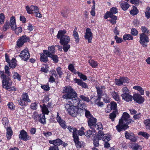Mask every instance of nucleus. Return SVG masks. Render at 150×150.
<instances>
[{
	"label": "nucleus",
	"mask_w": 150,
	"mask_h": 150,
	"mask_svg": "<svg viewBox=\"0 0 150 150\" xmlns=\"http://www.w3.org/2000/svg\"><path fill=\"white\" fill-rule=\"evenodd\" d=\"M105 135V134H104L103 132L101 131H99L98 134V139L100 140L102 139Z\"/></svg>",
	"instance_id": "obj_54"
},
{
	"label": "nucleus",
	"mask_w": 150,
	"mask_h": 150,
	"mask_svg": "<svg viewBox=\"0 0 150 150\" xmlns=\"http://www.w3.org/2000/svg\"><path fill=\"white\" fill-rule=\"evenodd\" d=\"M69 69L72 72L75 74H76L77 72L76 69H74V66L72 64H70L69 66Z\"/></svg>",
	"instance_id": "obj_45"
},
{
	"label": "nucleus",
	"mask_w": 150,
	"mask_h": 150,
	"mask_svg": "<svg viewBox=\"0 0 150 150\" xmlns=\"http://www.w3.org/2000/svg\"><path fill=\"white\" fill-rule=\"evenodd\" d=\"M0 78L2 80L3 87L10 91H15L16 89L13 86L10 87L12 82L8 76H6L4 71H0Z\"/></svg>",
	"instance_id": "obj_1"
},
{
	"label": "nucleus",
	"mask_w": 150,
	"mask_h": 150,
	"mask_svg": "<svg viewBox=\"0 0 150 150\" xmlns=\"http://www.w3.org/2000/svg\"><path fill=\"white\" fill-rule=\"evenodd\" d=\"M10 22V25L11 29L12 30L15 29L16 25V23L15 19L14 16H12L11 18Z\"/></svg>",
	"instance_id": "obj_21"
},
{
	"label": "nucleus",
	"mask_w": 150,
	"mask_h": 150,
	"mask_svg": "<svg viewBox=\"0 0 150 150\" xmlns=\"http://www.w3.org/2000/svg\"><path fill=\"white\" fill-rule=\"evenodd\" d=\"M145 16L147 19L150 18V8L147 7L146 9Z\"/></svg>",
	"instance_id": "obj_42"
},
{
	"label": "nucleus",
	"mask_w": 150,
	"mask_h": 150,
	"mask_svg": "<svg viewBox=\"0 0 150 150\" xmlns=\"http://www.w3.org/2000/svg\"><path fill=\"white\" fill-rule=\"evenodd\" d=\"M149 42V38L147 35L144 33L140 34V43L144 47H146L147 45V42Z\"/></svg>",
	"instance_id": "obj_8"
},
{
	"label": "nucleus",
	"mask_w": 150,
	"mask_h": 150,
	"mask_svg": "<svg viewBox=\"0 0 150 150\" xmlns=\"http://www.w3.org/2000/svg\"><path fill=\"white\" fill-rule=\"evenodd\" d=\"M144 123L146 129L148 130H150V119H148L144 120Z\"/></svg>",
	"instance_id": "obj_30"
},
{
	"label": "nucleus",
	"mask_w": 150,
	"mask_h": 150,
	"mask_svg": "<svg viewBox=\"0 0 150 150\" xmlns=\"http://www.w3.org/2000/svg\"><path fill=\"white\" fill-rule=\"evenodd\" d=\"M21 98L27 103L31 102V100L29 98L28 94L27 93H23L21 96Z\"/></svg>",
	"instance_id": "obj_23"
},
{
	"label": "nucleus",
	"mask_w": 150,
	"mask_h": 150,
	"mask_svg": "<svg viewBox=\"0 0 150 150\" xmlns=\"http://www.w3.org/2000/svg\"><path fill=\"white\" fill-rule=\"evenodd\" d=\"M118 12L117 9L116 7H113L111 8L110 11H107V12H109L111 14H115Z\"/></svg>",
	"instance_id": "obj_50"
},
{
	"label": "nucleus",
	"mask_w": 150,
	"mask_h": 150,
	"mask_svg": "<svg viewBox=\"0 0 150 150\" xmlns=\"http://www.w3.org/2000/svg\"><path fill=\"white\" fill-rule=\"evenodd\" d=\"M130 14L132 15H137L138 13V10L136 7L133 8V9L130 11Z\"/></svg>",
	"instance_id": "obj_46"
},
{
	"label": "nucleus",
	"mask_w": 150,
	"mask_h": 150,
	"mask_svg": "<svg viewBox=\"0 0 150 150\" xmlns=\"http://www.w3.org/2000/svg\"><path fill=\"white\" fill-rule=\"evenodd\" d=\"M12 74H13V78L14 79H17L19 81L21 80V76L17 73L15 72H13Z\"/></svg>",
	"instance_id": "obj_38"
},
{
	"label": "nucleus",
	"mask_w": 150,
	"mask_h": 150,
	"mask_svg": "<svg viewBox=\"0 0 150 150\" xmlns=\"http://www.w3.org/2000/svg\"><path fill=\"white\" fill-rule=\"evenodd\" d=\"M56 46L53 45L49 47L48 50H45L43 51L44 53L47 57L51 56L55 52V47Z\"/></svg>",
	"instance_id": "obj_10"
},
{
	"label": "nucleus",
	"mask_w": 150,
	"mask_h": 150,
	"mask_svg": "<svg viewBox=\"0 0 150 150\" xmlns=\"http://www.w3.org/2000/svg\"><path fill=\"white\" fill-rule=\"evenodd\" d=\"M49 150H59L57 146L55 145L51 146L49 149Z\"/></svg>",
	"instance_id": "obj_64"
},
{
	"label": "nucleus",
	"mask_w": 150,
	"mask_h": 150,
	"mask_svg": "<svg viewBox=\"0 0 150 150\" xmlns=\"http://www.w3.org/2000/svg\"><path fill=\"white\" fill-rule=\"evenodd\" d=\"M129 147L133 150H139L142 149V147L136 143L129 144Z\"/></svg>",
	"instance_id": "obj_16"
},
{
	"label": "nucleus",
	"mask_w": 150,
	"mask_h": 150,
	"mask_svg": "<svg viewBox=\"0 0 150 150\" xmlns=\"http://www.w3.org/2000/svg\"><path fill=\"white\" fill-rule=\"evenodd\" d=\"M133 98L135 101L139 103H142L144 100V98L138 94L134 95Z\"/></svg>",
	"instance_id": "obj_14"
},
{
	"label": "nucleus",
	"mask_w": 150,
	"mask_h": 150,
	"mask_svg": "<svg viewBox=\"0 0 150 150\" xmlns=\"http://www.w3.org/2000/svg\"><path fill=\"white\" fill-rule=\"evenodd\" d=\"M121 96L122 99L126 101L129 102L132 100V96L128 93L122 94L121 95Z\"/></svg>",
	"instance_id": "obj_17"
},
{
	"label": "nucleus",
	"mask_w": 150,
	"mask_h": 150,
	"mask_svg": "<svg viewBox=\"0 0 150 150\" xmlns=\"http://www.w3.org/2000/svg\"><path fill=\"white\" fill-rule=\"evenodd\" d=\"M117 112L115 111H113L110 114L109 118L112 121H114L115 119L116 116Z\"/></svg>",
	"instance_id": "obj_39"
},
{
	"label": "nucleus",
	"mask_w": 150,
	"mask_h": 150,
	"mask_svg": "<svg viewBox=\"0 0 150 150\" xmlns=\"http://www.w3.org/2000/svg\"><path fill=\"white\" fill-rule=\"evenodd\" d=\"M96 129L99 131H101L103 129L102 125L100 122H98L94 126Z\"/></svg>",
	"instance_id": "obj_37"
},
{
	"label": "nucleus",
	"mask_w": 150,
	"mask_h": 150,
	"mask_svg": "<svg viewBox=\"0 0 150 150\" xmlns=\"http://www.w3.org/2000/svg\"><path fill=\"white\" fill-rule=\"evenodd\" d=\"M37 105L38 103H32L30 105V108L33 110H35L37 109Z\"/></svg>",
	"instance_id": "obj_62"
},
{
	"label": "nucleus",
	"mask_w": 150,
	"mask_h": 150,
	"mask_svg": "<svg viewBox=\"0 0 150 150\" xmlns=\"http://www.w3.org/2000/svg\"><path fill=\"white\" fill-rule=\"evenodd\" d=\"M110 92L112 97L115 100L117 101H120V96L115 91H113L112 92L110 91Z\"/></svg>",
	"instance_id": "obj_28"
},
{
	"label": "nucleus",
	"mask_w": 150,
	"mask_h": 150,
	"mask_svg": "<svg viewBox=\"0 0 150 150\" xmlns=\"http://www.w3.org/2000/svg\"><path fill=\"white\" fill-rule=\"evenodd\" d=\"M96 88L98 94V98L95 100V103L98 106H101L103 105V103L102 102H100V100L102 96L103 95V93L105 92V87L104 86H103L101 88L97 86Z\"/></svg>",
	"instance_id": "obj_5"
},
{
	"label": "nucleus",
	"mask_w": 150,
	"mask_h": 150,
	"mask_svg": "<svg viewBox=\"0 0 150 150\" xmlns=\"http://www.w3.org/2000/svg\"><path fill=\"white\" fill-rule=\"evenodd\" d=\"M6 128L7 138L8 139H9L13 134V132L11 127H6Z\"/></svg>",
	"instance_id": "obj_25"
},
{
	"label": "nucleus",
	"mask_w": 150,
	"mask_h": 150,
	"mask_svg": "<svg viewBox=\"0 0 150 150\" xmlns=\"http://www.w3.org/2000/svg\"><path fill=\"white\" fill-rule=\"evenodd\" d=\"M67 32L65 30H60L57 35L58 39H60V43L61 45L68 43L70 41V38L68 36L65 35Z\"/></svg>",
	"instance_id": "obj_4"
},
{
	"label": "nucleus",
	"mask_w": 150,
	"mask_h": 150,
	"mask_svg": "<svg viewBox=\"0 0 150 150\" xmlns=\"http://www.w3.org/2000/svg\"><path fill=\"white\" fill-rule=\"evenodd\" d=\"M115 80L116 84L118 86H120L124 83H128L129 82L128 79L125 77H121L119 79H116Z\"/></svg>",
	"instance_id": "obj_13"
},
{
	"label": "nucleus",
	"mask_w": 150,
	"mask_h": 150,
	"mask_svg": "<svg viewBox=\"0 0 150 150\" xmlns=\"http://www.w3.org/2000/svg\"><path fill=\"white\" fill-rule=\"evenodd\" d=\"M88 62L90 65L93 68L96 67L98 65L97 62L92 59L89 60Z\"/></svg>",
	"instance_id": "obj_33"
},
{
	"label": "nucleus",
	"mask_w": 150,
	"mask_h": 150,
	"mask_svg": "<svg viewBox=\"0 0 150 150\" xmlns=\"http://www.w3.org/2000/svg\"><path fill=\"white\" fill-rule=\"evenodd\" d=\"M14 30L15 31V33L16 34L18 35L20 33H21L22 32V28L21 27H19L16 28H16L14 30Z\"/></svg>",
	"instance_id": "obj_60"
},
{
	"label": "nucleus",
	"mask_w": 150,
	"mask_h": 150,
	"mask_svg": "<svg viewBox=\"0 0 150 150\" xmlns=\"http://www.w3.org/2000/svg\"><path fill=\"white\" fill-rule=\"evenodd\" d=\"M45 54L44 53H40V61L42 62H46L48 61V58L47 56H46Z\"/></svg>",
	"instance_id": "obj_31"
},
{
	"label": "nucleus",
	"mask_w": 150,
	"mask_h": 150,
	"mask_svg": "<svg viewBox=\"0 0 150 150\" xmlns=\"http://www.w3.org/2000/svg\"><path fill=\"white\" fill-rule=\"evenodd\" d=\"M74 80L75 83H77L78 85L82 86L83 88H86L88 86L87 84L83 82L81 79L75 78L74 79Z\"/></svg>",
	"instance_id": "obj_18"
},
{
	"label": "nucleus",
	"mask_w": 150,
	"mask_h": 150,
	"mask_svg": "<svg viewBox=\"0 0 150 150\" xmlns=\"http://www.w3.org/2000/svg\"><path fill=\"white\" fill-rule=\"evenodd\" d=\"M65 109L69 115L73 117L76 116L81 110V108L74 105L70 102H68L65 104Z\"/></svg>",
	"instance_id": "obj_3"
},
{
	"label": "nucleus",
	"mask_w": 150,
	"mask_h": 150,
	"mask_svg": "<svg viewBox=\"0 0 150 150\" xmlns=\"http://www.w3.org/2000/svg\"><path fill=\"white\" fill-rule=\"evenodd\" d=\"M133 38L132 36L129 34H125L124 35L123 37V39L125 40H132Z\"/></svg>",
	"instance_id": "obj_35"
},
{
	"label": "nucleus",
	"mask_w": 150,
	"mask_h": 150,
	"mask_svg": "<svg viewBox=\"0 0 150 150\" xmlns=\"http://www.w3.org/2000/svg\"><path fill=\"white\" fill-rule=\"evenodd\" d=\"M121 8L124 11L127 10L129 7V5L128 3L124 1H122L119 3Z\"/></svg>",
	"instance_id": "obj_22"
},
{
	"label": "nucleus",
	"mask_w": 150,
	"mask_h": 150,
	"mask_svg": "<svg viewBox=\"0 0 150 150\" xmlns=\"http://www.w3.org/2000/svg\"><path fill=\"white\" fill-rule=\"evenodd\" d=\"M40 107L41 108L42 111L43 113L48 115L50 111L48 110V108L45 104H43L42 105H40Z\"/></svg>",
	"instance_id": "obj_26"
},
{
	"label": "nucleus",
	"mask_w": 150,
	"mask_h": 150,
	"mask_svg": "<svg viewBox=\"0 0 150 150\" xmlns=\"http://www.w3.org/2000/svg\"><path fill=\"white\" fill-rule=\"evenodd\" d=\"M38 121L43 124H45L46 122L45 117L44 114H42L40 115V117Z\"/></svg>",
	"instance_id": "obj_29"
},
{
	"label": "nucleus",
	"mask_w": 150,
	"mask_h": 150,
	"mask_svg": "<svg viewBox=\"0 0 150 150\" xmlns=\"http://www.w3.org/2000/svg\"><path fill=\"white\" fill-rule=\"evenodd\" d=\"M56 71L57 73L60 77L63 74V73L62 72V68L60 67H58L56 69Z\"/></svg>",
	"instance_id": "obj_53"
},
{
	"label": "nucleus",
	"mask_w": 150,
	"mask_h": 150,
	"mask_svg": "<svg viewBox=\"0 0 150 150\" xmlns=\"http://www.w3.org/2000/svg\"><path fill=\"white\" fill-rule=\"evenodd\" d=\"M9 28V26L8 21H6L5 24L3 27V31H6Z\"/></svg>",
	"instance_id": "obj_49"
},
{
	"label": "nucleus",
	"mask_w": 150,
	"mask_h": 150,
	"mask_svg": "<svg viewBox=\"0 0 150 150\" xmlns=\"http://www.w3.org/2000/svg\"><path fill=\"white\" fill-rule=\"evenodd\" d=\"M110 106L111 110H115L117 108V104L115 102H112Z\"/></svg>",
	"instance_id": "obj_63"
},
{
	"label": "nucleus",
	"mask_w": 150,
	"mask_h": 150,
	"mask_svg": "<svg viewBox=\"0 0 150 150\" xmlns=\"http://www.w3.org/2000/svg\"><path fill=\"white\" fill-rule=\"evenodd\" d=\"M5 17L3 13L0 14V23L1 24H3L4 22Z\"/></svg>",
	"instance_id": "obj_57"
},
{
	"label": "nucleus",
	"mask_w": 150,
	"mask_h": 150,
	"mask_svg": "<svg viewBox=\"0 0 150 150\" xmlns=\"http://www.w3.org/2000/svg\"><path fill=\"white\" fill-rule=\"evenodd\" d=\"M130 115L126 112L123 113L122 117L119 120V125L116 126L118 132L122 130H125L128 127L127 125L129 123L128 119L129 118Z\"/></svg>",
	"instance_id": "obj_2"
},
{
	"label": "nucleus",
	"mask_w": 150,
	"mask_h": 150,
	"mask_svg": "<svg viewBox=\"0 0 150 150\" xmlns=\"http://www.w3.org/2000/svg\"><path fill=\"white\" fill-rule=\"evenodd\" d=\"M96 122V119L93 117L88 119V124L90 128H91V127L92 126H94Z\"/></svg>",
	"instance_id": "obj_20"
},
{
	"label": "nucleus",
	"mask_w": 150,
	"mask_h": 150,
	"mask_svg": "<svg viewBox=\"0 0 150 150\" xmlns=\"http://www.w3.org/2000/svg\"><path fill=\"white\" fill-rule=\"evenodd\" d=\"M84 112H85V115L86 117L89 119L91 117H92V116L91 115L90 112L87 110L84 109V110H82Z\"/></svg>",
	"instance_id": "obj_48"
},
{
	"label": "nucleus",
	"mask_w": 150,
	"mask_h": 150,
	"mask_svg": "<svg viewBox=\"0 0 150 150\" xmlns=\"http://www.w3.org/2000/svg\"><path fill=\"white\" fill-rule=\"evenodd\" d=\"M34 8H35L34 6H31L30 7L28 6H26V10L27 13L29 14H32L33 9H34Z\"/></svg>",
	"instance_id": "obj_40"
},
{
	"label": "nucleus",
	"mask_w": 150,
	"mask_h": 150,
	"mask_svg": "<svg viewBox=\"0 0 150 150\" xmlns=\"http://www.w3.org/2000/svg\"><path fill=\"white\" fill-rule=\"evenodd\" d=\"M79 97L80 98L84 101L87 102H88L90 101V99L88 97L85 96L83 95L80 96Z\"/></svg>",
	"instance_id": "obj_55"
},
{
	"label": "nucleus",
	"mask_w": 150,
	"mask_h": 150,
	"mask_svg": "<svg viewBox=\"0 0 150 150\" xmlns=\"http://www.w3.org/2000/svg\"><path fill=\"white\" fill-rule=\"evenodd\" d=\"M63 92L66 93L63 95V98L65 99H69L71 96L76 92L70 86H66L64 87Z\"/></svg>",
	"instance_id": "obj_6"
},
{
	"label": "nucleus",
	"mask_w": 150,
	"mask_h": 150,
	"mask_svg": "<svg viewBox=\"0 0 150 150\" xmlns=\"http://www.w3.org/2000/svg\"><path fill=\"white\" fill-rule=\"evenodd\" d=\"M58 123L62 128L65 129L66 128L67 125H66L65 122L64 120H61Z\"/></svg>",
	"instance_id": "obj_56"
},
{
	"label": "nucleus",
	"mask_w": 150,
	"mask_h": 150,
	"mask_svg": "<svg viewBox=\"0 0 150 150\" xmlns=\"http://www.w3.org/2000/svg\"><path fill=\"white\" fill-rule=\"evenodd\" d=\"M110 138L108 134H105L102 140L105 142H108L110 140Z\"/></svg>",
	"instance_id": "obj_59"
},
{
	"label": "nucleus",
	"mask_w": 150,
	"mask_h": 150,
	"mask_svg": "<svg viewBox=\"0 0 150 150\" xmlns=\"http://www.w3.org/2000/svg\"><path fill=\"white\" fill-rule=\"evenodd\" d=\"M62 45H63V49L65 52H67L70 48V45L68 43Z\"/></svg>",
	"instance_id": "obj_51"
},
{
	"label": "nucleus",
	"mask_w": 150,
	"mask_h": 150,
	"mask_svg": "<svg viewBox=\"0 0 150 150\" xmlns=\"http://www.w3.org/2000/svg\"><path fill=\"white\" fill-rule=\"evenodd\" d=\"M16 61L15 59H12L10 62H9V66L11 68H14L16 66Z\"/></svg>",
	"instance_id": "obj_36"
},
{
	"label": "nucleus",
	"mask_w": 150,
	"mask_h": 150,
	"mask_svg": "<svg viewBox=\"0 0 150 150\" xmlns=\"http://www.w3.org/2000/svg\"><path fill=\"white\" fill-rule=\"evenodd\" d=\"M18 104L21 106H25L27 105V103L23 100L22 98L18 100Z\"/></svg>",
	"instance_id": "obj_43"
},
{
	"label": "nucleus",
	"mask_w": 150,
	"mask_h": 150,
	"mask_svg": "<svg viewBox=\"0 0 150 150\" xmlns=\"http://www.w3.org/2000/svg\"><path fill=\"white\" fill-rule=\"evenodd\" d=\"M44 67L41 68V71L45 73H47L48 71L49 67L47 65L45 64Z\"/></svg>",
	"instance_id": "obj_52"
},
{
	"label": "nucleus",
	"mask_w": 150,
	"mask_h": 150,
	"mask_svg": "<svg viewBox=\"0 0 150 150\" xmlns=\"http://www.w3.org/2000/svg\"><path fill=\"white\" fill-rule=\"evenodd\" d=\"M2 123L4 125V127L6 128L7 127L8 123V121L7 118L6 117H3L2 119Z\"/></svg>",
	"instance_id": "obj_41"
},
{
	"label": "nucleus",
	"mask_w": 150,
	"mask_h": 150,
	"mask_svg": "<svg viewBox=\"0 0 150 150\" xmlns=\"http://www.w3.org/2000/svg\"><path fill=\"white\" fill-rule=\"evenodd\" d=\"M95 130H93L92 131L89 130L86 132L85 136L89 138L90 137L93 136L94 134V133H95Z\"/></svg>",
	"instance_id": "obj_32"
},
{
	"label": "nucleus",
	"mask_w": 150,
	"mask_h": 150,
	"mask_svg": "<svg viewBox=\"0 0 150 150\" xmlns=\"http://www.w3.org/2000/svg\"><path fill=\"white\" fill-rule=\"evenodd\" d=\"M78 76L81 79H83L84 81H85L87 79L86 76L83 74L82 73L79 72H77V73Z\"/></svg>",
	"instance_id": "obj_47"
},
{
	"label": "nucleus",
	"mask_w": 150,
	"mask_h": 150,
	"mask_svg": "<svg viewBox=\"0 0 150 150\" xmlns=\"http://www.w3.org/2000/svg\"><path fill=\"white\" fill-rule=\"evenodd\" d=\"M77 28H75L73 31V35L75 39V41L76 43H78L79 40V34L76 30Z\"/></svg>",
	"instance_id": "obj_24"
},
{
	"label": "nucleus",
	"mask_w": 150,
	"mask_h": 150,
	"mask_svg": "<svg viewBox=\"0 0 150 150\" xmlns=\"http://www.w3.org/2000/svg\"><path fill=\"white\" fill-rule=\"evenodd\" d=\"M48 57H51L53 60L54 62L55 63H57L58 61V57L56 55L53 54L51 56Z\"/></svg>",
	"instance_id": "obj_61"
},
{
	"label": "nucleus",
	"mask_w": 150,
	"mask_h": 150,
	"mask_svg": "<svg viewBox=\"0 0 150 150\" xmlns=\"http://www.w3.org/2000/svg\"><path fill=\"white\" fill-rule=\"evenodd\" d=\"M20 134L19 135L20 139L25 141H26L30 139V137L28 135L27 132L24 130L20 131Z\"/></svg>",
	"instance_id": "obj_11"
},
{
	"label": "nucleus",
	"mask_w": 150,
	"mask_h": 150,
	"mask_svg": "<svg viewBox=\"0 0 150 150\" xmlns=\"http://www.w3.org/2000/svg\"><path fill=\"white\" fill-rule=\"evenodd\" d=\"M67 128L70 132L73 133V138H74V135H75V136H78L77 134V129L76 128H73L70 126H68Z\"/></svg>",
	"instance_id": "obj_27"
},
{
	"label": "nucleus",
	"mask_w": 150,
	"mask_h": 150,
	"mask_svg": "<svg viewBox=\"0 0 150 150\" xmlns=\"http://www.w3.org/2000/svg\"><path fill=\"white\" fill-rule=\"evenodd\" d=\"M19 56L22 59L26 61L30 57V54L28 50L25 49L22 51L19 55Z\"/></svg>",
	"instance_id": "obj_9"
},
{
	"label": "nucleus",
	"mask_w": 150,
	"mask_h": 150,
	"mask_svg": "<svg viewBox=\"0 0 150 150\" xmlns=\"http://www.w3.org/2000/svg\"><path fill=\"white\" fill-rule=\"evenodd\" d=\"M49 142L51 144H52L53 145H55L58 146L62 144L63 142L60 139H57L53 140H50L49 141Z\"/></svg>",
	"instance_id": "obj_19"
},
{
	"label": "nucleus",
	"mask_w": 150,
	"mask_h": 150,
	"mask_svg": "<svg viewBox=\"0 0 150 150\" xmlns=\"http://www.w3.org/2000/svg\"><path fill=\"white\" fill-rule=\"evenodd\" d=\"M20 39L24 43L25 42H27L29 40L28 38H27L26 35H23L21 37Z\"/></svg>",
	"instance_id": "obj_58"
},
{
	"label": "nucleus",
	"mask_w": 150,
	"mask_h": 150,
	"mask_svg": "<svg viewBox=\"0 0 150 150\" xmlns=\"http://www.w3.org/2000/svg\"><path fill=\"white\" fill-rule=\"evenodd\" d=\"M74 140L75 144L76 146L78 148L81 147L83 145V142L79 141L78 136H75V135H74Z\"/></svg>",
	"instance_id": "obj_15"
},
{
	"label": "nucleus",
	"mask_w": 150,
	"mask_h": 150,
	"mask_svg": "<svg viewBox=\"0 0 150 150\" xmlns=\"http://www.w3.org/2000/svg\"><path fill=\"white\" fill-rule=\"evenodd\" d=\"M67 100L68 102H70L72 104L74 105L75 106L79 105L80 104L81 105L80 103L81 100L78 98L76 93L72 95L71 97L69 98V99Z\"/></svg>",
	"instance_id": "obj_7"
},
{
	"label": "nucleus",
	"mask_w": 150,
	"mask_h": 150,
	"mask_svg": "<svg viewBox=\"0 0 150 150\" xmlns=\"http://www.w3.org/2000/svg\"><path fill=\"white\" fill-rule=\"evenodd\" d=\"M138 134L139 135L142 136L143 137L147 139L149 137V134L146 132H140L138 133Z\"/></svg>",
	"instance_id": "obj_44"
},
{
	"label": "nucleus",
	"mask_w": 150,
	"mask_h": 150,
	"mask_svg": "<svg viewBox=\"0 0 150 150\" xmlns=\"http://www.w3.org/2000/svg\"><path fill=\"white\" fill-rule=\"evenodd\" d=\"M92 37V33L91 29L89 28H87L86 30L85 35L84 36L85 38L88 40V42L90 43L91 42Z\"/></svg>",
	"instance_id": "obj_12"
},
{
	"label": "nucleus",
	"mask_w": 150,
	"mask_h": 150,
	"mask_svg": "<svg viewBox=\"0 0 150 150\" xmlns=\"http://www.w3.org/2000/svg\"><path fill=\"white\" fill-rule=\"evenodd\" d=\"M40 115L36 111H35L32 116V117L36 121L39 120Z\"/></svg>",
	"instance_id": "obj_34"
}]
</instances>
